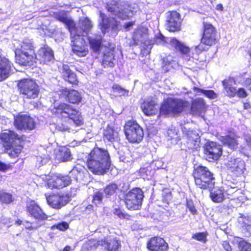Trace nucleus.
<instances>
[{
    "mask_svg": "<svg viewBox=\"0 0 251 251\" xmlns=\"http://www.w3.org/2000/svg\"><path fill=\"white\" fill-rule=\"evenodd\" d=\"M103 239L97 241L96 239H90L88 242L84 244L81 251H93L99 246H102Z\"/></svg>",
    "mask_w": 251,
    "mask_h": 251,
    "instance_id": "33",
    "label": "nucleus"
},
{
    "mask_svg": "<svg viewBox=\"0 0 251 251\" xmlns=\"http://www.w3.org/2000/svg\"><path fill=\"white\" fill-rule=\"evenodd\" d=\"M195 90L197 93H201L210 99H215L217 98V95L213 90H206L199 88H195Z\"/></svg>",
    "mask_w": 251,
    "mask_h": 251,
    "instance_id": "39",
    "label": "nucleus"
},
{
    "mask_svg": "<svg viewBox=\"0 0 251 251\" xmlns=\"http://www.w3.org/2000/svg\"><path fill=\"white\" fill-rule=\"evenodd\" d=\"M64 24L66 25L67 28L71 31L72 30H75L76 28L75 25L73 20L68 19L65 22Z\"/></svg>",
    "mask_w": 251,
    "mask_h": 251,
    "instance_id": "54",
    "label": "nucleus"
},
{
    "mask_svg": "<svg viewBox=\"0 0 251 251\" xmlns=\"http://www.w3.org/2000/svg\"><path fill=\"white\" fill-rule=\"evenodd\" d=\"M222 246L226 251H232V249L229 243L226 241H223Z\"/></svg>",
    "mask_w": 251,
    "mask_h": 251,
    "instance_id": "62",
    "label": "nucleus"
},
{
    "mask_svg": "<svg viewBox=\"0 0 251 251\" xmlns=\"http://www.w3.org/2000/svg\"><path fill=\"white\" fill-rule=\"evenodd\" d=\"M15 63H36L37 54L35 47L28 39L24 40L20 48L15 50Z\"/></svg>",
    "mask_w": 251,
    "mask_h": 251,
    "instance_id": "5",
    "label": "nucleus"
},
{
    "mask_svg": "<svg viewBox=\"0 0 251 251\" xmlns=\"http://www.w3.org/2000/svg\"><path fill=\"white\" fill-rule=\"evenodd\" d=\"M238 222L242 231L246 236L251 235V216L241 214L238 219Z\"/></svg>",
    "mask_w": 251,
    "mask_h": 251,
    "instance_id": "26",
    "label": "nucleus"
},
{
    "mask_svg": "<svg viewBox=\"0 0 251 251\" xmlns=\"http://www.w3.org/2000/svg\"><path fill=\"white\" fill-rule=\"evenodd\" d=\"M240 98H245L247 96V93L245 89L243 88H239L237 90L236 94Z\"/></svg>",
    "mask_w": 251,
    "mask_h": 251,
    "instance_id": "58",
    "label": "nucleus"
},
{
    "mask_svg": "<svg viewBox=\"0 0 251 251\" xmlns=\"http://www.w3.org/2000/svg\"><path fill=\"white\" fill-rule=\"evenodd\" d=\"M62 69H63L62 74H63V76L65 75H66L67 73L72 72V71L70 69L69 66L67 64H63Z\"/></svg>",
    "mask_w": 251,
    "mask_h": 251,
    "instance_id": "63",
    "label": "nucleus"
},
{
    "mask_svg": "<svg viewBox=\"0 0 251 251\" xmlns=\"http://www.w3.org/2000/svg\"><path fill=\"white\" fill-rule=\"evenodd\" d=\"M57 157L62 162L68 161L72 159L70 149L65 146L59 148Z\"/></svg>",
    "mask_w": 251,
    "mask_h": 251,
    "instance_id": "31",
    "label": "nucleus"
},
{
    "mask_svg": "<svg viewBox=\"0 0 251 251\" xmlns=\"http://www.w3.org/2000/svg\"><path fill=\"white\" fill-rule=\"evenodd\" d=\"M126 139L130 143H139L143 139L144 132L142 128L134 121L127 122L125 126Z\"/></svg>",
    "mask_w": 251,
    "mask_h": 251,
    "instance_id": "9",
    "label": "nucleus"
},
{
    "mask_svg": "<svg viewBox=\"0 0 251 251\" xmlns=\"http://www.w3.org/2000/svg\"><path fill=\"white\" fill-rule=\"evenodd\" d=\"M120 131V128L118 126H108L103 130V139L104 140L108 142H113L118 139L119 132Z\"/></svg>",
    "mask_w": 251,
    "mask_h": 251,
    "instance_id": "25",
    "label": "nucleus"
},
{
    "mask_svg": "<svg viewBox=\"0 0 251 251\" xmlns=\"http://www.w3.org/2000/svg\"><path fill=\"white\" fill-rule=\"evenodd\" d=\"M46 199L48 204L52 207L60 209L68 202L69 198L66 195L53 194L49 196H46Z\"/></svg>",
    "mask_w": 251,
    "mask_h": 251,
    "instance_id": "19",
    "label": "nucleus"
},
{
    "mask_svg": "<svg viewBox=\"0 0 251 251\" xmlns=\"http://www.w3.org/2000/svg\"><path fill=\"white\" fill-rule=\"evenodd\" d=\"M178 130L175 127H172L167 131L168 136L171 139H174L176 140H180L178 136Z\"/></svg>",
    "mask_w": 251,
    "mask_h": 251,
    "instance_id": "48",
    "label": "nucleus"
},
{
    "mask_svg": "<svg viewBox=\"0 0 251 251\" xmlns=\"http://www.w3.org/2000/svg\"><path fill=\"white\" fill-rule=\"evenodd\" d=\"M187 102L180 99L168 98L161 103L159 115L160 116H168L172 114L181 113L186 106Z\"/></svg>",
    "mask_w": 251,
    "mask_h": 251,
    "instance_id": "7",
    "label": "nucleus"
},
{
    "mask_svg": "<svg viewBox=\"0 0 251 251\" xmlns=\"http://www.w3.org/2000/svg\"><path fill=\"white\" fill-rule=\"evenodd\" d=\"M238 190H236V189L235 188H231V187H228V186H227L226 187V189L225 190V192L228 195H230L232 194L236 193L237 192Z\"/></svg>",
    "mask_w": 251,
    "mask_h": 251,
    "instance_id": "61",
    "label": "nucleus"
},
{
    "mask_svg": "<svg viewBox=\"0 0 251 251\" xmlns=\"http://www.w3.org/2000/svg\"><path fill=\"white\" fill-rule=\"evenodd\" d=\"M168 248L167 243L160 237H152L147 243V248L150 251H166Z\"/></svg>",
    "mask_w": 251,
    "mask_h": 251,
    "instance_id": "21",
    "label": "nucleus"
},
{
    "mask_svg": "<svg viewBox=\"0 0 251 251\" xmlns=\"http://www.w3.org/2000/svg\"><path fill=\"white\" fill-rule=\"evenodd\" d=\"M226 166L228 171L235 176L242 175L245 169V163L240 158H231L227 161Z\"/></svg>",
    "mask_w": 251,
    "mask_h": 251,
    "instance_id": "18",
    "label": "nucleus"
},
{
    "mask_svg": "<svg viewBox=\"0 0 251 251\" xmlns=\"http://www.w3.org/2000/svg\"><path fill=\"white\" fill-rule=\"evenodd\" d=\"M13 67L16 71L23 72L27 66H30L29 64H15Z\"/></svg>",
    "mask_w": 251,
    "mask_h": 251,
    "instance_id": "57",
    "label": "nucleus"
},
{
    "mask_svg": "<svg viewBox=\"0 0 251 251\" xmlns=\"http://www.w3.org/2000/svg\"><path fill=\"white\" fill-rule=\"evenodd\" d=\"M86 42L84 38L77 34H74L71 38V46L74 53L79 57L85 56L88 50L85 48Z\"/></svg>",
    "mask_w": 251,
    "mask_h": 251,
    "instance_id": "12",
    "label": "nucleus"
},
{
    "mask_svg": "<svg viewBox=\"0 0 251 251\" xmlns=\"http://www.w3.org/2000/svg\"><path fill=\"white\" fill-rule=\"evenodd\" d=\"M182 19L180 14L176 10L167 13L165 23L166 29L170 32H176L181 30Z\"/></svg>",
    "mask_w": 251,
    "mask_h": 251,
    "instance_id": "11",
    "label": "nucleus"
},
{
    "mask_svg": "<svg viewBox=\"0 0 251 251\" xmlns=\"http://www.w3.org/2000/svg\"><path fill=\"white\" fill-rule=\"evenodd\" d=\"M42 52L41 58L44 63L53 62L54 61V53L52 49L48 46L45 45L40 49Z\"/></svg>",
    "mask_w": 251,
    "mask_h": 251,
    "instance_id": "29",
    "label": "nucleus"
},
{
    "mask_svg": "<svg viewBox=\"0 0 251 251\" xmlns=\"http://www.w3.org/2000/svg\"><path fill=\"white\" fill-rule=\"evenodd\" d=\"M18 87L24 98L34 99L38 97L40 89L36 82L31 79H23L18 81Z\"/></svg>",
    "mask_w": 251,
    "mask_h": 251,
    "instance_id": "8",
    "label": "nucleus"
},
{
    "mask_svg": "<svg viewBox=\"0 0 251 251\" xmlns=\"http://www.w3.org/2000/svg\"><path fill=\"white\" fill-rule=\"evenodd\" d=\"M142 36V33L139 31H135L132 36V39L133 41L134 45H137L138 43L140 40V38H141Z\"/></svg>",
    "mask_w": 251,
    "mask_h": 251,
    "instance_id": "56",
    "label": "nucleus"
},
{
    "mask_svg": "<svg viewBox=\"0 0 251 251\" xmlns=\"http://www.w3.org/2000/svg\"><path fill=\"white\" fill-rule=\"evenodd\" d=\"M23 225L25 226V228L31 230L36 229L39 227H40L42 225V223H41V222L39 221H38L37 222L35 223H30L28 221H25L24 222Z\"/></svg>",
    "mask_w": 251,
    "mask_h": 251,
    "instance_id": "47",
    "label": "nucleus"
},
{
    "mask_svg": "<svg viewBox=\"0 0 251 251\" xmlns=\"http://www.w3.org/2000/svg\"><path fill=\"white\" fill-rule=\"evenodd\" d=\"M143 198V192L140 188L132 189L125 197V202L126 207L133 210L139 209L141 207Z\"/></svg>",
    "mask_w": 251,
    "mask_h": 251,
    "instance_id": "10",
    "label": "nucleus"
},
{
    "mask_svg": "<svg viewBox=\"0 0 251 251\" xmlns=\"http://www.w3.org/2000/svg\"><path fill=\"white\" fill-rule=\"evenodd\" d=\"M63 76L65 80L68 81L72 84L75 83L77 81L75 75L72 72L67 73Z\"/></svg>",
    "mask_w": 251,
    "mask_h": 251,
    "instance_id": "50",
    "label": "nucleus"
},
{
    "mask_svg": "<svg viewBox=\"0 0 251 251\" xmlns=\"http://www.w3.org/2000/svg\"><path fill=\"white\" fill-rule=\"evenodd\" d=\"M118 189V186L114 183L110 184L104 189H102L105 194V197H110L113 196L116 192Z\"/></svg>",
    "mask_w": 251,
    "mask_h": 251,
    "instance_id": "38",
    "label": "nucleus"
},
{
    "mask_svg": "<svg viewBox=\"0 0 251 251\" xmlns=\"http://www.w3.org/2000/svg\"><path fill=\"white\" fill-rule=\"evenodd\" d=\"M207 233L205 232H198L193 235L192 238L197 241L205 243L207 239Z\"/></svg>",
    "mask_w": 251,
    "mask_h": 251,
    "instance_id": "49",
    "label": "nucleus"
},
{
    "mask_svg": "<svg viewBox=\"0 0 251 251\" xmlns=\"http://www.w3.org/2000/svg\"><path fill=\"white\" fill-rule=\"evenodd\" d=\"M92 26L91 22L88 18H85L81 21L80 27L83 31H89Z\"/></svg>",
    "mask_w": 251,
    "mask_h": 251,
    "instance_id": "45",
    "label": "nucleus"
},
{
    "mask_svg": "<svg viewBox=\"0 0 251 251\" xmlns=\"http://www.w3.org/2000/svg\"><path fill=\"white\" fill-rule=\"evenodd\" d=\"M113 214L120 219H125L127 215L125 214L123 210L120 208H116L113 210Z\"/></svg>",
    "mask_w": 251,
    "mask_h": 251,
    "instance_id": "52",
    "label": "nucleus"
},
{
    "mask_svg": "<svg viewBox=\"0 0 251 251\" xmlns=\"http://www.w3.org/2000/svg\"><path fill=\"white\" fill-rule=\"evenodd\" d=\"M69 228V225L65 222H62L57 224L54 225L52 226V228H56L61 231H64Z\"/></svg>",
    "mask_w": 251,
    "mask_h": 251,
    "instance_id": "51",
    "label": "nucleus"
},
{
    "mask_svg": "<svg viewBox=\"0 0 251 251\" xmlns=\"http://www.w3.org/2000/svg\"><path fill=\"white\" fill-rule=\"evenodd\" d=\"M105 197L102 189L94 191L93 195L92 202L96 206L101 204L102 200Z\"/></svg>",
    "mask_w": 251,
    "mask_h": 251,
    "instance_id": "35",
    "label": "nucleus"
},
{
    "mask_svg": "<svg viewBox=\"0 0 251 251\" xmlns=\"http://www.w3.org/2000/svg\"><path fill=\"white\" fill-rule=\"evenodd\" d=\"M105 251H119L121 248V241L117 237H107L103 239L102 244Z\"/></svg>",
    "mask_w": 251,
    "mask_h": 251,
    "instance_id": "24",
    "label": "nucleus"
},
{
    "mask_svg": "<svg viewBox=\"0 0 251 251\" xmlns=\"http://www.w3.org/2000/svg\"><path fill=\"white\" fill-rule=\"evenodd\" d=\"M127 10V8L120 4V8L118 9L115 15L122 20H126L128 18Z\"/></svg>",
    "mask_w": 251,
    "mask_h": 251,
    "instance_id": "41",
    "label": "nucleus"
},
{
    "mask_svg": "<svg viewBox=\"0 0 251 251\" xmlns=\"http://www.w3.org/2000/svg\"><path fill=\"white\" fill-rule=\"evenodd\" d=\"M226 185L228 186V187H231V188H235L236 189V190H239L240 187V184L237 182L235 183L233 182H228Z\"/></svg>",
    "mask_w": 251,
    "mask_h": 251,
    "instance_id": "60",
    "label": "nucleus"
},
{
    "mask_svg": "<svg viewBox=\"0 0 251 251\" xmlns=\"http://www.w3.org/2000/svg\"><path fill=\"white\" fill-rule=\"evenodd\" d=\"M11 71L12 70L10 64H0V81L6 78Z\"/></svg>",
    "mask_w": 251,
    "mask_h": 251,
    "instance_id": "36",
    "label": "nucleus"
},
{
    "mask_svg": "<svg viewBox=\"0 0 251 251\" xmlns=\"http://www.w3.org/2000/svg\"><path fill=\"white\" fill-rule=\"evenodd\" d=\"M231 81L230 79H225L223 81L222 83L226 91V94L229 97H234L237 93V90L235 87L231 86Z\"/></svg>",
    "mask_w": 251,
    "mask_h": 251,
    "instance_id": "34",
    "label": "nucleus"
},
{
    "mask_svg": "<svg viewBox=\"0 0 251 251\" xmlns=\"http://www.w3.org/2000/svg\"><path fill=\"white\" fill-rule=\"evenodd\" d=\"M14 126L19 130H31L35 128L36 123L29 116L19 114L14 117Z\"/></svg>",
    "mask_w": 251,
    "mask_h": 251,
    "instance_id": "13",
    "label": "nucleus"
},
{
    "mask_svg": "<svg viewBox=\"0 0 251 251\" xmlns=\"http://www.w3.org/2000/svg\"><path fill=\"white\" fill-rule=\"evenodd\" d=\"M0 138L10 156L15 157L20 153L23 149L22 138L15 131L6 130L0 134Z\"/></svg>",
    "mask_w": 251,
    "mask_h": 251,
    "instance_id": "4",
    "label": "nucleus"
},
{
    "mask_svg": "<svg viewBox=\"0 0 251 251\" xmlns=\"http://www.w3.org/2000/svg\"><path fill=\"white\" fill-rule=\"evenodd\" d=\"M89 170L96 175H103L111 166L110 157L107 150L95 148L89 154L87 160Z\"/></svg>",
    "mask_w": 251,
    "mask_h": 251,
    "instance_id": "1",
    "label": "nucleus"
},
{
    "mask_svg": "<svg viewBox=\"0 0 251 251\" xmlns=\"http://www.w3.org/2000/svg\"><path fill=\"white\" fill-rule=\"evenodd\" d=\"M51 112L59 118H68L69 123L73 122L76 126H81L83 124L81 113L72 106L67 103H62L58 106H55L51 109Z\"/></svg>",
    "mask_w": 251,
    "mask_h": 251,
    "instance_id": "3",
    "label": "nucleus"
},
{
    "mask_svg": "<svg viewBox=\"0 0 251 251\" xmlns=\"http://www.w3.org/2000/svg\"><path fill=\"white\" fill-rule=\"evenodd\" d=\"M114 57V51L109 50L103 54L102 63H113Z\"/></svg>",
    "mask_w": 251,
    "mask_h": 251,
    "instance_id": "43",
    "label": "nucleus"
},
{
    "mask_svg": "<svg viewBox=\"0 0 251 251\" xmlns=\"http://www.w3.org/2000/svg\"><path fill=\"white\" fill-rule=\"evenodd\" d=\"M62 94L69 102L73 104H78L81 102L82 99L81 94L77 91L74 89L63 90Z\"/></svg>",
    "mask_w": 251,
    "mask_h": 251,
    "instance_id": "27",
    "label": "nucleus"
},
{
    "mask_svg": "<svg viewBox=\"0 0 251 251\" xmlns=\"http://www.w3.org/2000/svg\"><path fill=\"white\" fill-rule=\"evenodd\" d=\"M71 182L70 176L58 175L52 176L48 181L49 188L60 189L69 185Z\"/></svg>",
    "mask_w": 251,
    "mask_h": 251,
    "instance_id": "17",
    "label": "nucleus"
},
{
    "mask_svg": "<svg viewBox=\"0 0 251 251\" xmlns=\"http://www.w3.org/2000/svg\"><path fill=\"white\" fill-rule=\"evenodd\" d=\"M55 18L57 21L63 23V24L66 21V20L68 19L66 15H61V14H56L55 16Z\"/></svg>",
    "mask_w": 251,
    "mask_h": 251,
    "instance_id": "59",
    "label": "nucleus"
},
{
    "mask_svg": "<svg viewBox=\"0 0 251 251\" xmlns=\"http://www.w3.org/2000/svg\"><path fill=\"white\" fill-rule=\"evenodd\" d=\"M237 136L235 135H229L225 136H221L220 140L225 145L231 149H236L238 146Z\"/></svg>",
    "mask_w": 251,
    "mask_h": 251,
    "instance_id": "30",
    "label": "nucleus"
},
{
    "mask_svg": "<svg viewBox=\"0 0 251 251\" xmlns=\"http://www.w3.org/2000/svg\"><path fill=\"white\" fill-rule=\"evenodd\" d=\"M182 132L186 139V144L188 148L197 149L200 147L201 140L200 136L197 131L187 129L184 127L182 128Z\"/></svg>",
    "mask_w": 251,
    "mask_h": 251,
    "instance_id": "14",
    "label": "nucleus"
},
{
    "mask_svg": "<svg viewBox=\"0 0 251 251\" xmlns=\"http://www.w3.org/2000/svg\"><path fill=\"white\" fill-rule=\"evenodd\" d=\"M205 109L204 100L202 98H197L193 100L191 111L193 115H200Z\"/></svg>",
    "mask_w": 251,
    "mask_h": 251,
    "instance_id": "28",
    "label": "nucleus"
},
{
    "mask_svg": "<svg viewBox=\"0 0 251 251\" xmlns=\"http://www.w3.org/2000/svg\"><path fill=\"white\" fill-rule=\"evenodd\" d=\"M26 211L29 215L41 222L47 219V215L43 212L40 207L34 201H28L26 204Z\"/></svg>",
    "mask_w": 251,
    "mask_h": 251,
    "instance_id": "16",
    "label": "nucleus"
},
{
    "mask_svg": "<svg viewBox=\"0 0 251 251\" xmlns=\"http://www.w3.org/2000/svg\"><path fill=\"white\" fill-rule=\"evenodd\" d=\"M56 129L60 131H68L70 132L71 127L66 124L60 123L56 126Z\"/></svg>",
    "mask_w": 251,
    "mask_h": 251,
    "instance_id": "53",
    "label": "nucleus"
},
{
    "mask_svg": "<svg viewBox=\"0 0 251 251\" xmlns=\"http://www.w3.org/2000/svg\"><path fill=\"white\" fill-rule=\"evenodd\" d=\"M14 200L13 196L9 193L3 190H0V202L4 204H9Z\"/></svg>",
    "mask_w": 251,
    "mask_h": 251,
    "instance_id": "37",
    "label": "nucleus"
},
{
    "mask_svg": "<svg viewBox=\"0 0 251 251\" xmlns=\"http://www.w3.org/2000/svg\"><path fill=\"white\" fill-rule=\"evenodd\" d=\"M196 185L201 189H211L213 187L215 181L213 174L209 169L202 166L195 169L193 173Z\"/></svg>",
    "mask_w": 251,
    "mask_h": 251,
    "instance_id": "6",
    "label": "nucleus"
},
{
    "mask_svg": "<svg viewBox=\"0 0 251 251\" xmlns=\"http://www.w3.org/2000/svg\"><path fill=\"white\" fill-rule=\"evenodd\" d=\"M120 4L117 1L112 0L106 4L105 7L108 12L114 14L120 8Z\"/></svg>",
    "mask_w": 251,
    "mask_h": 251,
    "instance_id": "40",
    "label": "nucleus"
},
{
    "mask_svg": "<svg viewBox=\"0 0 251 251\" xmlns=\"http://www.w3.org/2000/svg\"><path fill=\"white\" fill-rule=\"evenodd\" d=\"M239 248L241 251H251V244L245 241L242 238H239L237 241Z\"/></svg>",
    "mask_w": 251,
    "mask_h": 251,
    "instance_id": "44",
    "label": "nucleus"
},
{
    "mask_svg": "<svg viewBox=\"0 0 251 251\" xmlns=\"http://www.w3.org/2000/svg\"><path fill=\"white\" fill-rule=\"evenodd\" d=\"M141 108L144 113L147 116L156 114L158 112V107L155 99L149 97L145 99L141 105Z\"/></svg>",
    "mask_w": 251,
    "mask_h": 251,
    "instance_id": "22",
    "label": "nucleus"
},
{
    "mask_svg": "<svg viewBox=\"0 0 251 251\" xmlns=\"http://www.w3.org/2000/svg\"><path fill=\"white\" fill-rule=\"evenodd\" d=\"M172 43L173 44L175 48L180 52L181 57L184 58L186 61H194V60H191L190 59L193 57L191 56L190 49L188 47L181 43L176 38L172 39Z\"/></svg>",
    "mask_w": 251,
    "mask_h": 251,
    "instance_id": "23",
    "label": "nucleus"
},
{
    "mask_svg": "<svg viewBox=\"0 0 251 251\" xmlns=\"http://www.w3.org/2000/svg\"><path fill=\"white\" fill-rule=\"evenodd\" d=\"M225 189L222 188H214L210 191V196L213 201L221 202L225 199Z\"/></svg>",
    "mask_w": 251,
    "mask_h": 251,
    "instance_id": "32",
    "label": "nucleus"
},
{
    "mask_svg": "<svg viewBox=\"0 0 251 251\" xmlns=\"http://www.w3.org/2000/svg\"><path fill=\"white\" fill-rule=\"evenodd\" d=\"M113 92L117 93L119 96H127L128 95V90H126L121 86L115 85L113 86Z\"/></svg>",
    "mask_w": 251,
    "mask_h": 251,
    "instance_id": "46",
    "label": "nucleus"
},
{
    "mask_svg": "<svg viewBox=\"0 0 251 251\" xmlns=\"http://www.w3.org/2000/svg\"><path fill=\"white\" fill-rule=\"evenodd\" d=\"M204 153L209 158L217 160L222 155L221 146L214 142H208L204 146Z\"/></svg>",
    "mask_w": 251,
    "mask_h": 251,
    "instance_id": "20",
    "label": "nucleus"
},
{
    "mask_svg": "<svg viewBox=\"0 0 251 251\" xmlns=\"http://www.w3.org/2000/svg\"><path fill=\"white\" fill-rule=\"evenodd\" d=\"M186 205L192 214L194 215L197 213V210L194 205L193 202L191 200L187 201Z\"/></svg>",
    "mask_w": 251,
    "mask_h": 251,
    "instance_id": "55",
    "label": "nucleus"
},
{
    "mask_svg": "<svg viewBox=\"0 0 251 251\" xmlns=\"http://www.w3.org/2000/svg\"><path fill=\"white\" fill-rule=\"evenodd\" d=\"M218 40L216 27L209 22L203 20L202 22L200 43L195 48L196 53L200 54L207 50L209 48L215 46Z\"/></svg>",
    "mask_w": 251,
    "mask_h": 251,
    "instance_id": "2",
    "label": "nucleus"
},
{
    "mask_svg": "<svg viewBox=\"0 0 251 251\" xmlns=\"http://www.w3.org/2000/svg\"><path fill=\"white\" fill-rule=\"evenodd\" d=\"M89 42L91 48L95 51H98L102 45L101 40L99 39L91 38Z\"/></svg>",
    "mask_w": 251,
    "mask_h": 251,
    "instance_id": "42",
    "label": "nucleus"
},
{
    "mask_svg": "<svg viewBox=\"0 0 251 251\" xmlns=\"http://www.w3.org/2000/svg\"><path fill=\"white\" fill-rule=\"evenodd\" d=\"M100 17L101 20L99 23V26L102 33H106L110 28L112 30H118L120 22L115 18L108 17L101 12H100Z\"/></svg>",
    "mask_w": 251,
    "mask_h": 251,
    "instance_id": "15",
    "label": "nucleus"
},
{
    "mask_svg": "<svg viewBox=\"0 0 251 251\" xmlns=\"http://www.w3.org/2000/svg\"><path fill=\"white\" fill-rule=\"evenodd\" d=\"M244 139L248 147L251 150V137L249 135H245Z\"/></svg>",
    "mask_w": 251,
    "mask_h": 251,
    "instance_id": "64",
    "label": "nucleus"
}]
</instances>
